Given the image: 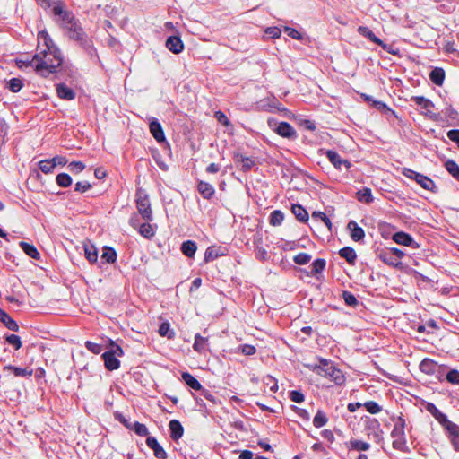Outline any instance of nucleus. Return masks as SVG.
I'll list each match as a JSON object with an SVG mask.
<instances>
[{"instance_id": "e2e57ef3", "label": "nucleus", "mask_w": 459, "mask_h": 459, "mask_svg": "<svg viewBox=\"0 0 459 459\" xmlns=\"http://www.w3.org/2000/svg\"><path fill=\"white\" fill-rule=\"evenodd\" d=\"M214 116H215L216 119L218 120V122L221 123V125H223L225 126H228L230 125L229 118L226 117V115L222 111H216Z\"/></svg>"}, {"instance_id": "7c9ffc66", "label": "nucleus", "mask_w": 459, "mask_h": 459, "mask_svg": "<svg viewBox=\"0 0 459 459\" xmlns=\"http://www.w3.org/2000/svg\"><path fill=\"white\" fill-rule=\"evenodd\" d=\"M291 211L299 221L302 222L308 221V212L300 204H292Z\"/></svg>"}, {"instance_id": "58836bf2", "label": "nucleus", "mask_w": 459, "mask_h": 459, "mask_svg": "<svg viewBox=\"0 0 459 459\" xmlns=\"http://www.w3.org/2000/svg\"><path fill=\"white\" fill-rule=\"evenodd\" d=\"M312 219L313 220H318L325 223V225L328 228V230H331L332 229V222L330 219L326 216V214L323 212H312Z\"/></svg>"}, {"instance_id": "e433bc0d", "label": "nucleus", "mask_w": 459, "mask_h": 459, "mask_svg": "<svg viewBox=\"0 0 459 459\" xmlns=\"http://www.w3.org/2000/svg\"><path fill=\"white\" fill-rule=\"evenodd\" d=\"M446 169L449 172V174L455 178V179L459 176V165L453 160H448L445 163Z\"/></svg>"}, {"instance_id": "c9c22d12", "label": "nucleus", "mask_w": 459, "mask_h": 459, "mask_svg": "<svg viewBox=\"0 0 459 459\" xmlns=\"http://www.w3.org/2000/svg\"><path fill=\"white\" fill-rule=\"evenodd\" d=\"M85 256L90 263H95L98 259V251L92 245H84Z\"/></svg>"}, {"instance_id": "338daca9", "label": "nucleus", "mask_w": 459, "mask_h": 459, "mask_svg": "<svg viewBox=\"0 0 459 459\" xmlns=\"http://www.w3.org/2000/svg\"><path fill=\"white\" fill-rule=\"evenodd\" d=\"M116 419L118 420L126 428L132 430L134 428V422L124 417L122 414H116Z\"/></svg>"}, {"instance_id": "f704fd0d", "label": "nucleus", "mask_w": 459, "mask_h": 459, "mask_svg": "<svg viewBox=\"0 0 459 459\" xmlns=\"http://www.w3.org/2000/svg\"><path fill=\"white\" fill-rule=\"evenodd\" d=\"M411 100L420 108L427 111H429V108H433L434 106L429 100L424 98L423 96H413L411 97Z\"/></svg>"}, {"instance_id": "680f3d73", "label": "nucleus", "mask_w": 459, "mask_h": 459, "mask_svg": "<svg viewBox=\"0 0 459 459\" xmlns=\"http://www.w3.org/2000/svg\"><path fill=\"white\" fill-rule=\"evenodd\" d=\"M91 188V185L87 181H79L75 184L74 190L80 193H84Z\"/></svg>"}, {"instance_id": "3c124183", "label": "nucleus", "mask_w": 459, "mask_h": 459, "mask_svg": "<svg viewBox=\"0 0 459 459\" xmlns=\"http://www.w3.org/2000/svg\"><path fill=\"white\" fill-rule=\"evenodd\" d=\"M159 333L160 336H168L169 339L174 337V332L170 330V325L168 322H164L160 325Z\"/></svg>"}, {"instance_id": "aec40b11", "label": "nucleus", "mask_w": 459, "mask_h": 459, "mask_svg": "<svg viewBox=\"0 0 459 459\" xmlns=\"http://www.w3.org/2000/svg\"><path fill=\"white\" fill-rule=\"evenodd\" d=\"M391 437L393 438L392 446L394 449L402 452L409 451L405 435H391Z\"/></svg>"}, {"instance_id": "9d476101", "label": "nucleus", "mask_w": 459, "mask_h": 459, "mask_svg": "<svg viewBox=\"0 0 459 459\" xmlns=\"http://www.w3.org/2000/svg\"><path fill=\"white\" fill-rule=\"evenodd\" d=\"M393 239L399 245L411 247L412 248L419 247V245L413 240L412 237L403 231L394 234Z\"/></svg>"}, {"instance_id": "864d4df0", "label": "nucleus", "mask_w": 459, "mask_h": 459, "mask_svg": "<svg viewBox=\"0 0 459 459\" xmlns=\"http://www.w3.org/2000/svg\"><path fill=\"white\" fill-rule=\"evenodd\" d=\"M311 260V255L307 253H299L294 256L293 261L297 264H307Z\"/></svg>"}, {"instance_id": "9b49d317", "label": "nucleus", "mask_w": 459, "mask_h": 459, "mask_svg": "<svg viewBox=\"0 0 459 459\" xmlns=\"http://www.w3.org/2000/svg\"><path fill=\"white\" fill-rule=\"evenodd\" d=\"M326 157L337 169H341L342 165L347 169L351 166L350 161L342 159L335 151L328 150L326 152Z\"/></svg>"}, {"instance_id": "79ce46f5", "label": "nucleus", "mask_w": 459, "mask_h": 459, "mask_svg": "<svg viewBox=\"0 0 459 459\" xmlns=\"http://www.w3.org/2000/svg\"><path fill=\"white\" fill-rule=\"evenodd\" d=\"M284 215L280 210H275L272 212L270 215V223L273 226H279L283 221Z\"/></svg>"}, {"instance_id": "bf43d9fd", "label": "nucleus", "mask_w": 459, "mask_h": 459, "mask_svg": "<svg viewBox=\"0 0 459 459\" xmlns=\"http://www.w3.org/2000/svg\"><path fill=\"white\" fill-rule=\"evenodd\" d=\"M284 31L294 39L301 40L303 39L302 34L294 28L285 26Z\"/></svg>"}, {"instance_id": "39448f33", "label": "nucleus", "mask_w": 459, "mask_h": 459, "mask_svg": "<svg viewBox=\"0 0 459 459\" xmlns=\"http://www.w3.org/2000/svg\"><path fill=\"white\" fill-rule=\"evenodd\" d=\"M403 174L411 179H414L422 188L434 193L437 192V186L429 178L410 169H404Z\"/></svg>"}, {"instance_id": "412c9836", "label": "nucleus", "mask_w": 459, "mask_h": 459, "mask_svg": "<svg viewBox=\"0 0 459 459\" xmlns=\"http://www.w3.org/2000/svg\"><path fill=\"white\" fill-rule=\"evenodd\" d=\"M56 91L58 97L63 100H74L75 97L74 91L64 83L57 84Z\"/></svg>"}, {"instance_id": "20e7f679", "label": "nucleus", "mask_w": 459, "mask_h": 459, "mask_svg": "<svg viewBox=\"0 0 459 459\" xmlns=\"http://www.w3.org/2000/svg\"><path fill=\"white\" fill-rule=\"evenodd\" d=\"M137 215L146 221H152V211L149 197L146 194L138 192L136 195Z\"/></svg>"}, {"instance_id": "dca6fc26", "label": "nucleus", "mask_w": 459, "mask_h": 459, "mask_svg": "<svg viewBox=\"0 0 459 459\" xmlns=\"http://www.w3.org/2000/svg\"><path fill=\"white\" fill-rule=\"evenodd\" d=\"M358 32L361 36L369 39L370 41L381 46L383 48H387V45L385 44L379 38H377L369 28L365 27V26H359L358 28Z\"/></svg>"}, {"instance_id": "2eb2a0df", "label": "nucleus", "mask_w": 459, "mask_h": 459, "mask_svg": "<svg viewBox=\"0 0 459 459\" xmlns=\"http://www.w3.org/2000/svg\"><path fill=\"white\" fill-rule=\"evenodd\" d=\"M167 48L174 54H179L184 49V45L179 37L170 36L166 40Z\"/></svg>"}, {"instance_id": "4c0bfd02", "label": "nucleus", "mask_w": 459, "mask_h": 459, "mask_svg": "<svg viewBox=\"0 0 459 459\" xmlns=\"http://www.w3.org/2000/svg\"><path fill=\"white\" fill-rule=\"evenodd\" d=\"M101 258L107 263L112 264L117 259V253L112 247H106L103 249Z\"/></svg>"}, {"instance_id": "2f4dec72", "label": "nucleus", "mask_w": 459, "mask_h": 459, "mask_svg": "<svg viewBox=\"0 0 459 459\" xmlns=\"http://www.w3.org/2000/svg\"><path fill=\"white\" fill-rule=\"evenodd\" d=\"M357 199L365 204H370L374 201L371 190L368 187H364L359 190L356 194Z\"/></svg>"}, {"instance_id": "de8ad7c7", "label": "nucleus", "mask_w": 459, "mask_h": 459, "mask_svg": "<svg viewBox=\"0 0 459 459\" xmlns=\"http://www.w3.org/2000/svg\"><path fill=\"white\" fill-rule=\"evenodd\" d=\"M132 430L140 437H147L149 434L147 427L138 421L134 422V428Z\"/></svg>"}, {"instance_id": "4d7b16f0", "label": "nucleus", "mask_w": 459, "mask_h": 459, "mask_svg": "<svg viewBox=\"0 0 459 459\" xmlns=\"http://www.w3.org/2000/svg\"><path fill=\"white\" fill-rule=\"evenodd\" d=\"M446 380L453 385H459V371L456 369H451L446 374Z\"/></svg>"}, {"instance_id": "cd10ccee", "label": "nucleus", "mask_w": 459, "mask_h": 459, "mask_svg": "<svg viewBox=\"0 0 459 459\" xmlns=\"http://www.w3.org/2000/svg\"><path fill=\"white\" fill-rule=\"evenodd\" d=\"M0 322H2L11 331H19L18 324L5 311H3L0 314Z\"/></svg>"}, {"instance_id": "5fc2aeb1", "label": "nucleus", "mask_w": 459, "mask_h": 459, "mask_svg": "<svg viewBox=\"0 0 459 459\" xmlns=\"http://www.w3.org/2000/svg\"><path fill=\"white\" fill-rule=\"evenodd\" d=\"M85 347L88 351H90L91 352H92L94 354H100L103 350L102 345L92 342L91 341L85 342Z\"/></svg>"}, {"instance_id": "f3484780", "label": "nucleus", "mask_w": 459, "mask_h": 459, "mask_svg": "<svg viewBox=\"0 0 459 459\" xmlns=\"http://www.w3.org/2000/svg\"><path fill=\"white\" fill-rule=\"evenodd\" d=\"M150 132L157 142H163L165 140L161 125L155 118H152L150 122Z\"/></svg>"}, {"instance_id": "49530a36", "label": "nucleus", "mask_w": 459, "mask_h": 459, "mask_svg": "<svg viewBox=\"0 0 459 459\" xmlns=\"http://www.w3.org/2000/svg\"><path fill=\"white\" fill-rule=\"evenodd\" d=\"M311 267L312 274L320 273L325 267V260L318 258L312 263Z\"/></svg>"}, {"instance_id": "473e14b6", "label": "nucleus", "mask_w": 459, "mask_h": 459, "mask_svg": "<svg viewBox=\"0 0 459 459\" xmlns=\"http://www.w3.org/2000/svg\"><path fill=\"white\" fill-rule=\"evenodd\" d=\"M196 244L194 241L187 240L182 243L181 251L187 257H193L196 252Z\"/></svg>"}, {"instance_id": "37998d69", "label": "nucleus", "mask_w": 459, "mask_h": 459, "mask_svg": "<svg viewBox=\"0 0 459 459\" xmlns=\"http://www.w3.org/2000/svg\"><path fill=\"white\" fill-rule=\"evenodd\" d=\"M39 168L43 173L49 174L53 172L56 167L52 160H44L39 162Z\"/></svg>"}, {"instance_id": "09e8293b", "label": "nucleus", "mask_w": 459, "mask_h": 459, "mask_svg": "<svg viewBox=\"0 0 459 459\" xmlns=\"http://www.w3.org/2000/svg\"><path fill=\"white\" fill-rule=\"evenodd\" d=\"M5 341L12 345L15 350H19L22 348V341L21 338L16 334H9L5 337Z\"/></svg>"}, {"instance_id": "ea45409f", "label": "nucleus", "mask_w": 459, "mask_h": 459, "mask_svg": "<svg viewBox=\"0 0 459 459\" xmlns=\"http://www.w3.org/2000/svg\"><path fill=\"white\" fill-rule=\"evenodd\" d=\"M327 421L328 419L322 411H318L313 419V424L316 428H321L325 426Z\"/></svg>"}, {"instance_id": "423d86ee", "label": "nucleus", "mask_w": 459, "mask_h": 459, "mask_svg": "<svg viewBox=\"0 0 459 459\" xmlns=\"http://www.w3.org/2000/svg\"><path fill=\"white\" fill-rule=\"evenodd\" d=\"M320 376L328 377L333 381L336 385H342L345 381L344 375L342 372L335 368V366L327 359L323 360V369Z\"/></svg>"}, {"instance_id": "603ef678", "label": "nucleus", "mask_w": 459, "mask_h": 459, "mask_svg": "<svg viewBox=\"0 0 459 459\" xmlns=\"http://www.w3.org/2000/svg\"><path fill=\"white\" fill-rule=\"evenodd\" d=\"M23 83L20 78H12L8 82V88L13 92H18L22 88Z\"/></svg>"}, {"instance_id": "69168bd1", "label": "nucleus", "mask_w": 459, "mask_h": 459, "mask_svg": "<svg viewBox=\"0 0 459 459\" xmlns=\"http://www.w3.org/2000/svg\"><path fill=\"white\" fill-rule=\"evenodd\" d=\"M241 352L245 355L250 356L255 353V347L249 344H243L239 347Z\"/></svg>"}, {"instance_id": "052dcab7", "label": "nucleus", "mask_w": 459, "mask_h": 459, "mask_svg": "<svg viewBox=\"0 0 459 459\" xmlns=\"http://www.w3.org/2000/svg\"><path fill=\"white\" fill-rule=\"evenodd\" d=\"M265 33L272 39H279L281 34V30L278 27H268Z\"/></svg>"}, {"instance_id": "1a4fd4ad", "label": "nucleus", "mask_w": 459, "mask_h": 459, "mask_svg": "<svg viewBox=\"0 0 459 459\" xmlns=\"http://www.w3.org/2000/svg\"><path fill=\"white\" fill-rule=\"evenodd\" d=\"M4 377H9L13 374L19 377H30L33 374V370L29 368H19L12 365L4 366L3 368Z\"/></svg>"}, {"instance_id": "7ed1b4c3", "label": "nucleus", "mask_w": 459, "mask_h": 459, "mask_svg": "<svg viewBox=\"0 0 459 459\" xmlns=\"http://www.w3.org/2000/svg\"><path fill=\"white\" fill-rule=\"evenodd\" d=\"M108 351H105L101 355V358L104 361L105 368L108 370L113 371L120 367L118 358L124 355V351L122 348L111 339H108Z\"/></svg>"}, {"instance_id": "4468645a", "label": "nucleus", "mask_w": 459, "mask_h": 459, "mask_svg": "<svg viewBox=\"0 0 459 459\" xmlns=\"http://www.w3.org/2000/svg\"><path fill=\"white\" fill-rule=\"evenodd\" d=\"M347 229L350 230V236L353 241H360L365 237L364 230L354 221H349Z\"/></svg>"}, {"instance_id": "13d9d810", "label": "nucleus", "mask_w": 459, "mask_h": 459, "mask_svg": "<svg viewBox=\"0 0 459 459\" xmlns=\"http://www.w3.org/2000/svg\"><path fill=\"white\" fill-rule=\"evenodd\" d=\"M72 173L78 174L85 169V165L82 161H73L68 165Z\"/></svg>"}, {"instance_id": "5701e85b", "label": "nucleus", "mask_w": 459, "mask_h": 459, "mask_svg": "<svg viewBox=\"0 0 459 459\" xmlns=\"http://www.w3.org/2000/svg\"><path fill=\"white\" fill-rule=\"evenodd\" d=\"M208 346V338L201 336L199 333L195 335V342L193 344V349L199 352L203 353L207 350Z\"/></svg>"}, {"instance_id": "72a5a7b5", "label": "nucleus", "mask_w": 459, "mask_h": 459, "mask_svg": "<svg viewBox=\"0 0 459 459\" xmlns=\"http://www.w3.org/2000/svg\"><path fill=\"white\" fill-rule=\"evenodd\" d=\"M20 247L22 249V251L30 257L33 259L39 258L40 255L33 245L29 244L27 242H20Z\"/></svg>"}, {"instance_id": "774afa93", "label": "nucleus", "mask_w": 459, "mask_h": 459, "mask_svg": "<svg viewBox=\"0 0 459 459\" xmlns=\"http://www.w3.org/2000/svg\"><path fill=\"white\" fill-rule=\"evenodd\" d=\"M447 137L457 143L459 147V129H453L447 132Z\"/></svg>"}, {"instance_id": "f8f14e48", "label": "nucleus", "mask_w": 459, "mask_h": 459, "mask_svg": "<svg viewBox=\"0 0 459 459\" xmlns=\"http://www.w3.org/2000/svg\"><path fill=\"white\" fill-rule=\"evenodd\" d=\"M147 446L153 450L155 457L159 459H167L168 455L167 452L163 449V447L159 444L157 439L153 437H148L146 439Z\"/></svg>"}, {"instance_id": "a18cd8bd", "label": "nucleus", "mask_w": 459, "mask_h": 459, "mask_svg": "<svg viewBox=\"0 0 459 459\" xmlns=\"http://www.w3.org/2000/svg\"><path fill=\"white\" fill-rule=\"evenodd\" d=\"M351 447L356 451H367L370 448V445L367 442L361 440H351L350 442Z\"/></svg>"}, {"instance_id": "c756f323", "label": "nucleus", "mask_w": 459, "mask_h": 459, "mask_svg": "<svg viewBox=\"0 0 459 459\" xmlns=\"http://www.w3.org/2000/svg\"><path fill=\"white\" fill-rule=\"evenodd\" d=\"M182 379L185 381V383L191 387L192 389L195 391H199L203 389L202 385L199 383V381L194 377L190 373L184 372L182 374Z\"/></svg>"}, {"instance_id": "4be33fe9", "label": "nucleus", "mask_w": 459, "mask_h": 459, "mask_svg": "<svg viewBox=\"0 0 459 459\" xmlns=\"http://www.w3.org/2000/svg\"><path fill=\"white\" fill-rule=\"evenodd\" d=\"M198 192L205 199H210L214 195V187L204 181H200L197 186Z\"/></svg>"}, {"instance_id": "8fccbe9b", "label": "nucleus", "mask_w": 459, "mask_h": 459, "mask_svg": "<svg viewBox=\"0 0 459 459\" xmlns=\"http://www.w3.org/2000/svg\"><path fill=\"white\" fill-rule=\"evenodd\" d=\"M363 406L371 414H377L381 411L382 407L374 401L366 402Z\"/></svg>"}, {"instance_id": "a19ab883", "label": "nucleus", "mask_w": 459, "mask_h": 459, "mask_svg": "<svg viewBox=\"0 0 459 459\" xmlns=\"http://www.w3.org/2000/svg\"><path fill=\"white\" fill-rule=\"evenodd\" d=\"M56 184L61 187H67L72 184V178L66 173H60L56 178Z\"/></svg>"}, {"instance_id": "ddd939ff", "label": "nucleus", "mask_w": 459, "mask_h": 459, "mask_svg": "<svg viewBox=\"0 0 459 459\" xmlns=\"http://www.w3.org/2000/svg\"><path fill=\"white\" fill-rule=\"evenodd\" d=\"M274 131L281 136L285 138H293L296 136V130L294 127L287 123V122H281L277 125Z\"/></svg>"}, {"instance_id": "6e6d98bb", "label": "nucleus", "mask_w": 459, "mask_h": 459, "mask_svg": "<svg viewBox=\"0 0 459 459\" xmlns=\"http://www.w3.org/2000/svg\"><path fill=\"white\" fill-rule=\"evenodd\" d=\"M342 298L348 306L355 307L359 303L356 297L349 291H343Z\"/></svg>"}, {"instance_id": "6ab92c4d", "label": "nucleus", "mask_w": 459, "mask_h": 459, "mask_svg": "<svg viewBox=\"0 0 459 459\" xmlns=\"http://www.w3.org/2000/svg\"><path fill=\"white\" fill-rule=\"evenodd\" d=\"M394 422V429L391 435H405L404 429L406 427L405 419L403 416L392 417Z\"/></svg>"}, {"instance_id": "c85d7f7f", "label": "nucleus", "mask_w": 459, "mask_h": 459, "mask_svg": "<svg viewBox=\"0 0 459 459\" xmlns=\"http://www.w3.org/2000/svg\"><path fill=\"white\" fill-rule=\"evenodd\" d=\"M429 79L436 85H442L445 79V71L439 67L434 68L429 74Z\"/></svg>"}, {"instance_id": "c03bdc74", "label": "nucleus", "mask_w": 459, "mask_h": 459, "mask_svg": "<svg viewBox=\"0 0 459 459\" xmlns=\"http://www.w3.org/2000/svg\"><path fill=\"white\" fill-rule=\"evenodd\" d=\"M450 434V437L459 435V426L446 419V422L441 424Z\"/></svg>"}, {"instance_id": "f03ea898", "label": "nucleus", "mask_w": 459, "mask_h": 459, "mask_svg": "<svg viewBox=\"0 0 459 459\" xmlns=\"http://www.w3.org/2000/svg\"><path fill=\"white\" fill-rule=\"evenodd\" d=\"M37 2L44 9H49L54 21L60 26L71 23L75 17L71 11L66 9V5L62 0H37Z\"/></svg>"}, {"instance_id": "a211bd4d", "label": "nucleus", "mask_w": 459, "mask_h": 459, "mask_svg": "<svg viewBox=\"0 0 459 459\" xmlns=\"http://www.w3.org/2000/svg\"><path fill=\"white\" fill-rule=\"evenodd\" d=\"M169 427V430H170V437L173 440L177 441L180 437H182L183 433H184V429L178 420H170Z\"/></svg>"}, {"instance_id": "0e129e2a", "label": "nucleus", "mask_w": 459, "mask_h": 459, "mask_svg": "<svg viewBox=\"0 0 459 459\" xmlns=\"http://www.w3.org/2000/svg\"><path fill=\"white\" fill-rule=\"evenodd\" d=\"M290 398L292 402H295V403H302L304 401V394L299 392V391H297V390H293L290 393Z\"/></svg>"}, {"instance_id": "6e6552de", "label": "nucleus", "mask_w": 459, "mask_h": 459, "mask_svg": "<svg viewBox=\"0 0 459 459\" xmlns=\"http://www.w3.org/2000/svg\"><path fill=\"white\" fill-rule=\"evenodd\" d=\"M61 27L66 30V33L70 39L78 41L83 39V30L81 27L79 21L75 17H74V21H71V23L63 24Z\"/></svg>"}, {"instance_id": "bb28decb", "label": "nucleus", "mask_w": 459, "mask_h": 459, "mask_svg": "<svg viewBox=\"0 0 459 459\" xmlns=\"http://www.w3.org/2000/svg\"><path fill=\"white\" fill-rule=\"evenodd\" d=\"M341 257L344 258L350 264H354L357 259V255L352 247H345L339 251Z\"/></svg>"}, {"instance_id": "393cba45", "label": "nucleus", "mask_w": 459, "mask_h": 459, "mask_svg": "<svg viewBox=\"0 0 459 459\" xmlns=\"http://www.w3.org/2000/svg\"><path fill=\"white\" fill-rule=\"evenodd\" d=\"M426 410L440 423L446 421V415L441 412L434 403H429L426 405Z\"/></svg>"}, {"instance_id": "0eeeda50", "label": "nucleus", "mask_w": 459, "mask_h": 459, "mask_svg": "<svg viewBox=\"0 0 459 459\" xmlns=\"http://www.w3.org/2000/svg\"><path fill=\"white\" fill-rule=\"evenodd\" d=\"M150 221H146L143 223L140 222L137 214H133L129 220L130 225L138 230V232L141 236L145 238H151L155 235L156 226L149 223Z\"/></svg>"}, {"instance_id": "f257e3e1", "label": "nucleus", "mask_w": 459, "mask_h": 459, "mask_svg": "<svg viewBox=\"0 0 459 459\" xmlns=\"http://www.w3.org/2000/svg\"><path fill=\"white\" fill-rule=\"evenodd\" d=\"M39 49L31 59H20L19 66H31L41 76L48 77L61 65L63 59L59 49L46 31L38 35Z\"/></svg>"}, {"instance_id": "b1692460", "label": "nucleus", "mask_w": 459, "mask_h": 459, "mask_svg": "<svg viewBox=\"0 0 459 459\" xmlns=\"http://www.w3.org/2000/svg\"><path fill=\"white\" fill-rule=\"evenodd\" d=\"M379 258L386 264L398 267L401 265V261L397 260V257L394 255L391 252H388L387 250L382 251L379 254Z\"/></svg>"}, {"instance_id": "a878e982", "label": "nucleus", "mask_w": 459, "mask_h": 459, "mask_svg": "<svg viewBox=\"0 0 459 459\" xmlns=\"http://www.w3.org/2000/svg\"><path fill=\"white\" fill-rule=\"evenodd\" d=\"M437 368V362L430 359H424L420 364V369L421 372L426 373L428 375H432L436 372Z\"/></svg>"}]
</instances>
